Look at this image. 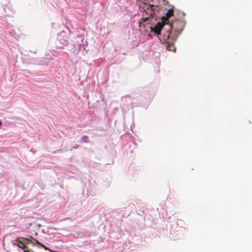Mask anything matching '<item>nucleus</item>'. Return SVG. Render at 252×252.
<instances>
[{
	"label": "nucleus",
	"mask_w": 252,
	"mask_h": 252,
	"mask_svg": "<svg viewBox=\"0 0 252 252\" xmlns=\"http://www.w3.org/2000/svg\"><path fill=\"white\" fill-rule=\"evenodd\" d=\"M164 37L166 49L170 51H175L176 48L173 44V41L176 40L177 36H174L171 32L167 31L166 34H164Z\"/></svg>",
	"instance_id": "1"
},
{
	"label": "nucleus",
	"mask_w": 252,
	"mask_h": 252,
	"mask_svg": "<svg viewBox=\"0 0 252 252\" xmlns=\"http://www.w3.org/2000/svg\"><path fill=\"white\" fill-rule=\"evenodd\" d=\"M20 238H18L16 240L13 241V244L17 245L19 248L24 249L27 246L25 245V243L24 240L23 241L20 240Z\"/></svg>",
	"instance_id": "2"
},
{
	"label": "nucleus",
	"mask_w": 252,
	"mask_h": 252,
	"mask_svg": "<svg viewBox=\"0 0 252 252\" xmlns=\"http://www.w3.org/2000/svg\"><path fill=\"white\" fill-rule=\"evenodd\" d=\"M173 10L172 9H170L167 11V12L165 13V15L162 16V21L163 23H166L168 19L173 15Z\"/></svg>",
	"instance_id": "3"
},
{
	"label": "nucleus",
	"mask_w": 252,
	"mask_h": 252,
	"mask_svg": "<svg viewBox=\"0 0 252 252\" xmlns=\"http://www.w3.org/2000/svg\"><path fill=\"white\" fill-rule=\"evenodd\" d=\"M163 25L160 23H158L154 27V31L157 34H159L160 33V32L162 29Z\"/></svg>",
	"instance_id": "4"
},
{
	"label": "nucleus",
	"mask_w": 252,
	"mask_h": 252,
	"mask_svg": "<svg viewBox=\"0 0 252 252\" xmlns=\"http://www.w3.org/2000/svg\"><path fill=\"white\" fill-rule=\"evenodd\" d=\"M20 238L24 240L26 245L28 244H32L33 245L36 244L33 240L34 239L32 237H31V238H25L22 237H21Z\"/></svg>",
	"instance_id": "5"
},
{
	"label": "nucleus",
	"mask_w": 252,
	"mask_h": 252,
	"mask_svg": "<svg viewBox=\"0 0 252 252\" xmlns=\"http://www.w3.org/2000/svg\"><path fill=\"white\" fill-rule=\"evenodd\" d=\"M88 137L87 136H84L82 138V140L84 143L88 142Z\"/></svg>",
	"instance_id": "6"
},
{
	"label": "nucleus",
	"mask_w": 252,
	"mask_h": 252,
	"mask_svg": "<svg viewBox=\"0 0 252 252\" xmlns=\"http://www.w3.org/2000/svg\"><path fill=\"white\" fill-rule=\"evenodd\" d=\"M177 24H182V23H181V22H178V23H176H176H173V24H172L171 28L173 29H174V28L175 25H176Z\"/></svg>",
	"instance_id": "7"
},
{
	"label": "nucleus",
	"mask_w": 252,
	"mask_h": 252,
	"mask_svg": "<svg viewBox=\"0 0 252 252\" xmlns=\"http://www.w3.org/2000/svg\"><path fill=\"white\" fill-rule=\"evenodd\" d=\"M175 31L177 32H180L181 31V30H178L175 29Z\"/></svg>",
	"instance_id": "8"
},
{
	"label": "nucleus",
	"mask_w": 252,
	"mask_h": 252,
	"mask_svg": "<svg viewBox=\"0 0 252 252\" xmlns=\"http://www.w3.org/2000/svg\"><path fill=\"white\" fill-rule=\"evenodd\" d=\"M1 124H2V123H1V122L0 121V126H1Z\"/></svg>",
	"instance_id": "9"
}]
</instances>
